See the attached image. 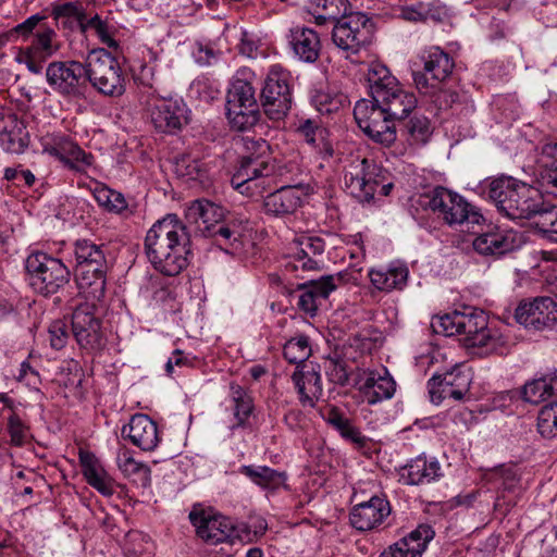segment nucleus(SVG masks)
<instances>
[{"label":"nucleus","instance_id":"f03ea898","mask_svg":"<svg viewBox=\"0 0 557 557\" xmlns=\"http://www.w3.org/2000/svg\"><path fill=\"white\" fill-rule=\"evenodd\" d=\"M486 194L497 210L511 220L533 216L541 220L547 208L537 189L510 176L492 180L487 184Z\"/></svg>","mask_w":557,"mask_h":557},{"label":"nucleus","instance_id":"ea45409f","mask_svg":"<svg viewBox=\"0 0 557 557\" xmlns=\"http://www.w3.org/2000/svg\"><path fill=\"white\" fill-rule=\"evenodd\" d=\"M367 82L371 99H374V101L385 95L387 90H392L399 84L398 79L391 73V71L384 64L379 62L371 63L369 66Z\"/></svg>","mask_w":557,"mask_h":557},{"label":"nucleus","instance_id":"f704fd0d","mask_svg":"<svg viewBox=\"0 0 557 557\" xmlns=\"http://www.w3.org/2000/svg\"><path fill=\"white\" fill-rule=\"evenodd\" d=\"M539 183L546 194L557 198V143L543 146L540 158Z\"/></svg>","mask_w":557,"mask_h":557},{"label":"nucleus","instance_id":"2eb2a0df","mask_svg":"<svg viewBox=\"0 0 557 557\" xmlns=\"http://www.w3.org/2000/svg\"><path fill=\"white\" fill-rule=\"evenodd\" d=\"M420 61L422 70H413L412 76L417 88L429 94L430 88H436L443 84L453 73L455 63L450 55L438 47H432L424 51Z\"/></svg>","mask_w":557,"mask_h":557},{"label":"nucleus","instance_id":"6ab92c4d","mask_svg":"<svg viewBox=\"0 0 557 557\" xmlns=\"http://www.w3.org/2000/svg\"><path fill=\"white\" fill-rule=\"evenodd\" d=\"M391 511L389 502L385 497L373 496L352 507L349 513L350 524L358 531H371L380 527Z\"/></svg>","mask_w":557,"mask_h":557},{"label":"nucleus","instance_id":"de8ad7c7","mask_svg":"<svg viewBox=\"0 0 557 557\" xmlns=\"http://www.w3.org/2000/svg\"><path fill=\"white\" fill-rule=\"evenodd\" d=\"M226 106L259 107L256 89L245 79H235L227 91Z\"/></svg>","mask_w":557,"mask_h":557},{"label":"nucleus","instance_id":"5701e85b","mask_svg":"<svg viewBox=\"0 0 557 557\" xmlns=\"http://www.w3.org/2000/svg\"><path fill=\"white\" fill-rule=\"evenodd\" d=\"M434 531L428 524H420L407 536L384 549L380 557H422L429 542L434 537Z\"/></svg>","mask_w":557,"mask_h":557},{"label":"nucleus","instance_id":"a19ab883","mask_svg":"<svg viewBox=\"0 0 557 557\" xmlns=\"http://www.w3.org/2000/svg\"><path fill=\"white\" fill-rule=\"evenodd\" d=\"M117 467L122 473L135 482L136 484L146 487L150 485V468L149 466L136 461L128 450H122L116 458Z\"/></svg>","mask_w":557,"mask_h":557},{"label":"nucleus","instance_id":"4d7b16f0","mask_svg":"<svg viewBox=\"0 0 557 557\" xmlns=\"http://www.w3.org/2000/svg\"><path fill=\"white\" fill-rule=\"evenodd\" d=\"M537 431L545 438L557 437V403L545 405L540 410Z\"/></svg>","mask_w":557,"mask_h":557},{"label":"nucleus","instance_id":"c85d7f7f","mask_svg":"<svg viewBox=\"0 0 557 557\" xmlns=\"http://www.w3.org/2000/svg\"><path fill=\"white\" fill-rule=\"evenodd\" d=\"M440 462L435 458L419 456L401 468L400 480L407 485L430 484L442 476Z\"/></svg>","mask_w":557,"mask_h":557},{"label":"nucleus","instance_id":"052dcab7","mask_svg":"<svg viewBox=\"0 0 557 557\" xmlns=\"http://www.w3.org/2000/svg\"><path fill=\"white\" fill-rule=\"evenodd\" d=\"M7 430L10 435L11 445L21 447L28 442L29 428L15 411H12L8 417Z\"/></svg>","mask_w":557,"mask_h":557},{"label":"nucleus","instance_id":"5fc2aeb1","mask_svg":"<svg viewBox=\"0 0 557 557\" xmlns=\"http://www.w3.org/2000/svg\"><path fill=\"white\" fill-rule=\"evenodd\" d=\"M395 121L396 120L392 116H385L376 124H373V126L364 132V134L375 143L384 146H391L395 143L397 137Z\"/></svg>","mask_w":557,"mask_h":557},{"label":"nucleus","instance_id":"c03bdc74","mask_svg":"<svg viewBox=\"0 0 557 557\" xmlns=\"http://www.w3.org/2000/svg\"><path fill=\"white\" fill-rule=\"evenodd\" d=\"M114 29L115 28L113 24L110 23L107 17L103 18L100 14L97 13L90 16L86 14L79 27V32L82 34L94 32L99 40L109 48L117 47V42L113 37Z\"/></svg>","mask_w":557,"mask_h":557},{"label":"nucleus","instance_id":"c9c22d12","mask_svg":"<svg viewBox=\"0 0 557 557\" xmlns=\"http://www.w3.org/2000/svg\"><path fill=\"white\" fill-rule=\"evenodd\" d=\"M325 422L336 430L341 436L356 445L358 448L366 447L368 443L367 436L347 418L337 407H330L322 413Z\"/></svg>","mask_w":557,"mask_h":557},{"label":"nucleus","instance_id":"f3484780","mask_svg":"<svg viewBox=\"0 0 557 557\" xmlns=\"http://www.w3.org/2000/svg\"><path fill=\"white\" fill-rule=\"evenodd\" d=\"M470 384V374L456 366L443 374H434L428 381L430 399L435 405L446 399L461 401L469 394Z\"/></svg>","mask_w":557,"mask_h":557},{"label":"nucleus","instance_id":"dca6fc26","mask_svg":"<svg viewBox=\"0 0 557 557\" xmlns=\"http://www.w3.org/2000/svg\"><path fill=\"white\" fill-rule=\"evenodd\" d=\"M85 302L76 307L72 314V332L81 348L96 351L104 345L101 321L96 314V302Z\"/></svg>","mask_w":557,"mask_h":557},{"label":"nucleus","instance_id":"423d86ee","mask_svg":"<svg viewBox=\"0 0 557 557\" xmlns=\"http://www.w3.org/2000/svg\"><path fill=\"white\" fill-rule=\"evenodd\" d=\"M387 171L377 164L373 159L354 158L346 166L344 183L347 191L360 201L373 199L377 187L381 193L387 196L393 188L392 183H385Z\"/></svg>","mask_w":557,"mask_h":557},{"label":"nucleus","instance_id":"f257e3e1","mask_svg":"<svg viewBox=\"0 0 557 557\" xmlns=\"http://www.w3.org/2000/svg\"><path fill=\"white\" fill-rule=\"evenodd\" d=\"M190 235L176 214L157 221L146 234L145 251L149 262L166 276L180 274L189 264Z\"/></svg>","mask_w":557,"mask_h":557},{"label":"nucleus","instance_id":"58836bf2","mask_svg":"<svg viewBox=\"0 0 557 557\" xmlns=\"http://www.w3.org/2000/svg\"><path fill=\"white\" fill-rule=\"evenodd\" d=\"M409 271L404 264L392 265L386 270H371L369 277L372 285L381 292L403 289L408 280Z\"/></svg>","mask_w":557,"mask_h":557},{"label":"nucleus","instance_id":"4be33fe9","mask_svg":"<svg viewBox=\"0 0 557 557\" xmlns=\"http://www.w3.org/2000/svg\"><path fill=\"white\" fill-rule=\"evenodd\" d=\"M185 218L189 224H195L196 234L207 237L224 219V209L207 199H197L186 208Z\"/></svg>","mask_w":557,"mask_h":557},{"label":"nucleus","instance_id":"4c0bfd02","mask_svg":"<svg viewBox=\"0 0 557 557\" xmlns=\"http://www.w3.org/2000/svg\"><path fill=\"white\" fill-rule=\"evenodd\" d=\"M79 461L83 468V474L88 484L104 496L112 495L114 490L111 480L106 474L95 455L82 451L79 454Z\"/></svg>","mask_w":557,"mask_h":557},{"label":"nucleus","instance_id":"680f3d73","mask_svg":"<svg viewBox=\"0 0 557 557\" xmlns=\"http://www.w3.org/2000/svg\"><path fill=\"white\" fill-rule=\"evenodd\" d=\"M71 148L69 154L61 161L66 166L75 171H84L91 164L92 157L86 153L78 145H70Z\"/></svg>","mask_w":557,"mask_h":557},{"label":"nucleus","instance_id":"774afa93","mask_svg":"<svg viewBox=\"0 0 557 557\" xmlns=\"http://www.w3.org/2000/svg\"><path fill=\"white\" fill-rule=\"evenodd\" d=\"M539 224L547 238L557 243V208L547 206Z\"/></svg>","mask_w":557,"mask_h":557},{"label":"nucleus","instance_id":"6e6552de","mask_svg":"<svg viewBox=\"0 0 557 557\" xmlns=\"http://www.w3.org/2000/svg\"><path fill=\"white\" fill-rule=\"evenodd\" d=\"M374 37V24L361 12H350L333 24L332 41L346 59L368 49Z\"/></svg>","mask_w":557,"mask_h":557},{"label":"nucleus","instance_id":"412c9836","mask_svg":"<svg viewBox=\"0 0 557 557\" xmlns=\"http://www.w3.org/2000/svg\"><path fill=\"white\" fill-rule=\"evenodd\" d=\"M121 434L144 451L154 450L160 442L156 422L144 413L134 414L128 424L122 428Z\"/></svg>","mask_w":557,"mask_h":557},{"label":"nucleus","instance_id":"338daca9","mask_svg":"<svg viewBox=\"0 0 557 557\" xmlns=\"http://www.w3.org/2000/svg\"><path fill=\"white\" fill-rule=\"evenodd\" d=\"M429 92L432 95L434 104L440 110L450 108L459 99V95L456 91L443 88L442 84L436 88H430Z\"/></svg>","mask_w":557,"mask_h":557},{"label":"nucleus","instance_id":"864d4df0","mask_svg":"<svg viewBox=\"0 0 557 557\" xmlns=\"http://www.w3.org/2000/svg\"><path fill=\"white\" fill-rule=\"evenodd\" d=\"M94 197L99 206L114 213H121L127 208L124 196L107 186L97 187Z\"/></svg>","mask_w":557,"mask_h":557},{"label":"nucleus","instance_id":"393cba45","mask_svg":"<svg viewBox=\"0 0 557 557\" xmlns=\"http://www.w3.org/2000/svg\"><path fill=\"white\" fill-rule=\"evenodd\" d=\"M292 380L301 406L313 408L323 394L320 372L314 367L297 366Z\"/></svg>","mask_w":557,"mask_h":557},{"label":"nucleus","instance_id":"c756f323","mask_svg":"<svg viewBox=\"0 0 557 557\" xmlns=\"http://www.w3.org/2000/svg\"><path fill=\"white\" fill-rule=\"evenodd\" d=\"M360 391L369 405L391 399L396 392V382L386 368L369 371Z\"/></svg>","mask_w":557,"mask_h":557},{"label":"nucleus","instance_id":"bb28decb","mask_svg":"<svg viewBox=\"0 0 557 557\" xmlns=\"http://www.w3.org/2000/svg\"><path fill=\"white\" fill-rule=\"evenodd\" d=\"M301 197L302 191L297 186H282L264 198V212L275 218L292 215L301 206Z\"/></svg>","mask_w":557,"mask_h":557},{"label":"nucleus","instance_id":"b1692460","mask_svg":"<svg viewBox=\"0 0 557 557\" xmlns=\"http://www.w3.org/2000/svg\"><path fill=\"white\" fill-rule=\"evenodd\" d=\"M485 479L498 488V495L494 504L496 510L505 513L510 507L515 506V498H506V494L517 495L521 490L520 479L512 467L502 466L493 469L485 474Z\"/></svg>","mask_w":557,"mask_h":557},{"label":"nucleus","instance_id":"9d476101","mask_svg":"<svg viewBox=\"0 0 557 557\" xmlns=\"http://www.w3.org/2000/svg\"><path fill=\"white\" fill-rule=\"evenodd\" d=\"M431 325L437 334L444 336L463 335L467 346L476 347L485 338L487 317L482 310L468 309L436 317Z\"/></svg>","mask_w":557,"mask_h":557},{"label":"nucleus","instance_id":"39448f33","mask_svg":"<svg viewBox=\"0 0 557 557\" xmlns=\"http://www.w3.org/2000/svg\"><path fill=\"white\" fill-rule=\"evenodd\" d=\"M417 203L424 209L438 212L449 226L472 224L479 225L484 220L481 212L462 196L443 186L418 195Z\"/></svg>","mask_w":557,"mask_h":557},{"label":"nucleus","instance_id":"72a5a7b5","mask_svg":"<svg viewBox=\"0 0 557 557\" xmlns=\"http://www.w3.org/2000/svg\"><path fill=\"white\" fill-rule=\"evenodd\" d=\"M349 9V0H308L307 3V11L313 16L317 25L334 24L345 16Z\"/></svg>","mask_w":557,"mask_h":557},{"label":"nucleus","instance_id":"6e6d98bb","mask_svg":"<svg viewBox=\"0 0 557 557\" xmlns=\"http://www.w3.org/2000/svg\"><path fill=\"white\" fill-rule=\"evenodd\" d=\"M311 101L320 113L330 114L343 108L347 102V97L343 94L315 90L311 97Z\"/></svg>","mask_w":557,"mask_h":557},{"label":"nucleus","instance_id":"37998d69","mask_svg":"<svg viewBox=\"0 0 557 557\" xmlns=\"http://www.w3.org/2000/svg\"><path fill=\"white\" fill-rule=\"evenodd\" d=\"M385 116H387L385 109L377 106L374 99H360L355 104L354 117L363 133Z\"/></svg>","mask_w":557,"mask_h":557},{"label":"nucleus","instance_id":"a211bd4d","mask_svg":"<svg viewBox=\"0 0 557 557\" xmlns=\"http://www.w3.org/2000/svg\"><path fill=\"white\" fill-rule=\"evenodd\" d=\"M515 318L518 323L529 329L552 327L557 323V301L546 296L521 301Z\"/></svg>","mask_w":557,"mask_h":557},{"label":"nucleus","instance_id":"7ed1b4c3","mask_svg":"<svg viewBox=\"0 0 557 557\" xmlns=\"http://www.w3.org/2000/svg\"><path fill=\"white\" fill-rule=\"evenodd\" d=\"M74 275L78 289L87 300L101 301L107 284V247L90 239L74 243Z\"/></svg>","mask_w":557,"mask_h":557},{"label":"nucleus","instance_id":"e2e57ef3","mask_svg":"<svg viewBox=\"0 0 557 557\" xmlns=\"http://www.w3.org/2000/svg\"><path fill=\"white\" fill-rule=\"evenodd\" d=\"M484 339L482 344L476 347L485 348L486 352H494L503 355L507 350V339L496 330H487L484 333Z\"/></svg>","mask_w":557,"mask_h":557},{"label":"nucleus","instance_id":"7c9ffc66","mask_svg":"<svg viewBox=\"0 0 557 557\" xmlns=\"http://www.w3.org/2000/svg\"><path fill=\"white\" fill-rule=\"evenodd\" d=\"M376 103L385 109L387 116L404 120L416 109L418 100L412 91L405 89L399 83L377 99Z\"/></svg>","mask_w":557,"mask_h":557},{"label":"nucleus","instance_id":"4468645a","mask_svg":"<svg viewBox=\"0 0 557 557\" xmlns=\"http://www.w3.org/2000/svg\"><path fill=\"white\" fill-rule=\"evenodd\" d=\"M274 164L253 156H243L231 184L247 197L262 196L274 183Z\"/></svg>","mask_w":557,"mask_h":557},{"label":"nucleus","instance_id":"bf43d9fd","mask_svg":"<svg viewBox=\"0 0 557 557\" xmlns=\"http://www.w3.org/2000/svg\"><path fill=\"white\" fill-rule=\"evenodd\" d=\"M268 530V523L264 518L256 516L250 517L247 522L239 523L236 527L237 536L242 541L255 542L262 537Z\"/></svg>","mask_w":557,"mask_h":557},{"label":"nucleus","instance_id":"09e8293b","mask_svg":"<svg viewBox=\"0 0 557 557\" xmlns=\"http://www.w3.org/2000/svg\"><path fill=\"white\" fill-rule=\"evenodd\" d=\"M405 132L410 145H424L432 135L430 120L423 115L414 114L406 123Z\"/></svg>","mask_w":557,"mask_h":557},{"label":"nucleus","instance_id":"f8f14e48","mask_svg":"<svg viewBox=\"0 0 557 557\" xmlns=\"http://www.w3.org/2000/svg\"><path fill=\"white\" fill-rule=\"evenodd\" d=\"M146 87L147 90L141 95V102L157 129L172 133L188 123V109L182 99L160 97L151 85Z\"/></svg>","mask_w":557,"mask_h":557},{"label":"nucleus","instance_id":"49530a36","mask_svg":"<svg viewBox=\"0 0 557 557\" xmlns=\"http://www.w3.org/2000/svg\"><path fill=\"white\" fill-rule=\"evenodd\" d=\"M231 392L232 409L236 420V423H234L231 429L245 428L253 410L252 399L239 385H232Z\"/></svg>","mask_w":557,"mask_h":557},{"label":"nucleus","instance_id":"603ef678","mask_svg":"<svg viewBox=\"0 0 557 557\" xmlns=\"http://www.w3.org/2000/svg\"><path fill=\"white\" fill-rule=\"evenodd\" d=\"M283 355L289 363L302 364L311 355L308 337L300 335L286 342Z\"/></svg>","mask_w":557,"mask_h":557},{"label":"nucleus","instance_id":"3c124183","mask_svg":"<svg viewBox=\"0 0 557 557\" xmlns=\"http://www.w3.org/2000/svg\"><path fill=\"white\" fill-rule=\"evenodd\" d=\"M552 396V386L546 374L527 382L522 388V398L530 404L537 405Z\"/></svg>","mask_w":557,"mask_h":557},{"label":"nucleus","instance_id":"aec40b11","mask_svg":"<svg viewBox=\"0 0 557 557\" xmlns=\"http://www.w3.org/2000/svg\"><path fill=\"white\" fill-rule=\"evenodd\" d=\"M343 282V274L323 275L319 280H311L299 286L301 294L298 297V308L307 314L313 317L322 300H325L330 294Z\"/></svg>","mask_w":557,"mask_h":557},{"label":"nucleus","instance_id":"20e7f679","mask_svg":"<svg viewBox=\"0 0 557 557\" xmlns=\"http://www.w3.org/2000/svg\"><path fill=\"white\" fill-rule=\"evenodd\" d=\"M45 20L44 15L34 14L12 29L24 40L32 37L29 45L20 49L16 61L34 74H40L44 63L61 48L57 32Z\"/></svg>","mask_w":557,"mask_h":557},{"label":"nucleus","instance_id":"9b49d317","mask_svg":"<svg viewBox=\"0 0 557 557\" xmlns=\"http://www.w3.org/2000/svg\"><path fill=\"white\" fill-rule=\"evenodd\" d=\"M261 106L271 120L287 115L293 103V77L281 65H272L260 95Z\"/></svg>","mask_w":557,"mask_h":557},{"label":"nucleus","instance_id":"8fccbe9b","mask_svg":"<svg viewBox=\"0 0 557 557\" xmlns=\"http://www.w3.org/2000/svg\"><path fill=\"white\" fill-rule=\"evenodd\" d=\"M351 372V366L347 362V360L337 354L329 357L325 361V373L329 377V381L336 385H347Z\"/></svg>","mask_w":557,"mask_h":557},{"label":"nucleus","instance_id":"e433bc0d","mask_svg":"<svg viewBox=\"0 0 557 557\" xmlns=\"http://www.w3.org/2000/svg\"><path fill=\"white\" fill-rule=\"evenodd\" d=\"M515 247V234L500 231L481 234L473 242L475 251L484 256H500Z\"/></svg>","mask_w":557,"mask_h":557},{"label":"nucleus","instance_id":"13d9d810","mask_svg":"<svg viewBox=\"0 0 557 557\" xmlns=\"http://www.w3.org/2000/svg\"><path fill=\"white\" fill-rule=\"evenodd\" d=\"M176 173L180 176L187 177L188 180H203L207 173V165L205 162L190 156H183L176 161Z\"/></svg>","mask_w":557,"mask_h":557},{"label":"nucleus","instance_id":"1a4fd4ad","mask_svg":"<svg viewBox=\"0 0 557 557\" xmlns=\"http://www.w3.org/2000/svg\"><path fill=\"white\" fill-rule=\"evenodd\" d=\"M87 83L100 94L120 97L126 90V77L119 61L107 50H92L86 60Z\"/></svg>","mask_w":557,"mask_h":557},{"label":"nucleus","instance_id":"a18cd8bd","mask_svg":"<svg viewBox=\"0 0 557 557\" xmlns=\"http://www.w3.org/2000/svg\"><path fill=\"white\" fill-rule=\"evenodd\" d=\"M226 116L233 129L244 132L255 126L260 119L259 107L226 106Z\"/></svg>","mask_w":557,"mask_h":557},{"label":"nucleus","instance_id":"2f4dec72","mask_svg":"<svg viewBox=\"0 0 557 557\" xmlns=\"http://www.w3.org/2000/svg\"><path fill=\"white\" fill-rule=\"evenodd\" d=\"M246 231L244 220L223 219L214 228H211L207 237L213 238L214 243L225 251L234 252L242 248Z\"/></svg>","mask_w":557,"mask_h":557},{"label":"nucleus","instance_id":"0eeeda50","mask_svg":"<svg viewBox=\"0 0 557 557\" xmlns=\"http://www.w3.org/2000/svg\"><path fill=\"white\" fill-rule=\"evenodd\" d=\"M25 271L29 286L45 297L57 294L71 280V271L61 259L41 251L26 258Z\"/></svg>","mask_w":557,"mask_h":557},{"label":"nucleus","instance_id":"ddd939ff","mask_svg":"<svg viewBox=\"0 0 557 557\" xmlns=\"http://www.w3.org/2000/svg\"><path fill=\"white\" fill-rule=\"evenodd\" d=\"M48 85L57 94L74 100L87 98L89 86L87 83L86 63L78 61H54L46 70Z\"/></svg>","mask_w":557,"mask_h":557},{"label":"nucleus","instance_id":"a878e982","mask_svg":"<svg viewBox=\"0 0 557 557\" xmlns=\"http://www.w3.org/2000/svg\"><path fill=\"white\" fill-rule=\"evenodd\" d=\"M297 252L293 260L286 262L285 268L289 271H318L322 268V260L319 259L325 249V243L319 237H301L297 242Z\"/></svg>","mask_w":557,"mask_h":557},{"label":"nucleus","instance_id":"0e129e2a","mask_svg":"<svg viewBox=\"0 0 557 557\" xmlns=\"http://www.w3.org/2000/svg\"><path fill=\"white\" fill-rule=\"evenodd\" d=\"M52 15L57 20L62 17H72L77 22L79 28L81 23H83L86 15V11L78 2H65L55 5L52 10Z\"/></svg>","mask_w":557,"mask_h":557},{"label":"nucleus","instance_id":"69168bd1","mask_svg":"<svg viewBox=\"0 0 557 557\" xmlns=\"http://www.w3.org/2000/svg\"><path fill=\"white\" fill-rule=\"evenodd\" d=\"M50 346L60 350L65 347L69 341L67 325L62 320L53 321L48 330Z\"/></svg>","mask_w":557,"mask_h":557},{"label":"nucleus","instance_id":"473e14b6","mask_svg":"<svg viewBox=\"0 0 557 557\" xmlns=\"http://www.w3.org/2000/svg\"><path fill=\"white\" fill-rule=\"evenodd\" d=\"M238 472L264 491L274 492L286 486V473L268 466L245 465Z\"/></svg>","mask_w":557,"mask_h":557},{"label":"nucleus","instance_id":"cd10ccee","mask_svg":"<svg viewBox=\"0 0 557 557\" xmlns=\"http://www.w3.org/2000/svg\"><path fill=\"white\" fill-rule=\"evenodd\" d=\"M288 42L295 57L302 62L314 63L320 57L321 39L319 34L312 28L305 26L292 28Z\"/></svg>","mask_w":557,"mask_h":557},{"label":"nucleus","instance_id":"79ce46f5","mask_svg":"<svg viewBox=\"0 0 557 557\" xmlns=\"http://www.w3.org/2000/svg\"><path fill=\"white\" fill-rule=\"evenodd\" d=\"M191 523L197 528L199 536L207 541L218 543L224 540L226 536L225 531L222 527L227 528V524H223L222 521L216 517H211L205 512H194L189 515Z\"/></svg>","mask_w":557,"mask_h":557}]
</instances>
